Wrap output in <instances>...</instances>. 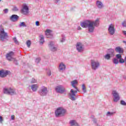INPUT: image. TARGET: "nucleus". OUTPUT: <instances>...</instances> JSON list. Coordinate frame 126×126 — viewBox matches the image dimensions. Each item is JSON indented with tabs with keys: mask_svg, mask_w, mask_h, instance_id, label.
I'll return each instance as SVG.
<instances>
[{
	"mask_svg": "<svg viewBox=\"0 0 126 126\" xmlns=\"http://www.w3.org/2000/svg\"><path fill=\"white\" fill-rule=\"evenodd\" d=\"M99 24V19H97L95 21H85L81 23V26L83 28H88L89 33H93L95 30V27H98Z\"/></svg>",
	"mask_w": 126,
	"mask_h": 126,
	"instance_id": "obj_1",
	"label": "nucleus"
},
{
	"mask_svg": "<svg viewBox=\"0 0 126 126\" xmlns=\"http://www.w3.org/2000/svg\"><path fill=\"white\" fill-rule=\"evenodd\" d=\"M77 83L78 82L77 80H74L71 82L72 86L76 89L75 91L73 89H71L70 92L69 93V97L72 101H75V96H76V94H77V91H79V90H78L77 87L75 86V84H77Z\"/></svg>",
	"mask_w": 126,
	"mask_h": 126,
	"instance_id": "obj_2",
	"label": "nucleus"
},
{
	"mask_svg": "<svg viewBox=\"0 0 126 126\" xmlns=\"http://www.w3.org/2000/svg\"><path fill=\"white\" fill-rule=\"evenodd\" d=\"M8 35H7V33L4 32V29L2 27V26H0V39L1 41H4L7 38Z\"/></svg>",
	"mask_w": 126,
	"mask_h": 126,
	"instance_id": "obj_3",
	"label": "nucleus"
},
{
	"mask_svg": "<svg viewBox=\"0 0 126 126\" xmlns=\"http://www.w3.org/2000/svg\"><path fill=\"white\" fill-rule=\"evenodd\" d=\"M65 110L63 109L62 108L59 107L57 110L55 111V115L56 117H63V116H64V114H65Z\"/></svg>",
	"mask_w": 126,
	"mask_h": 126,
	"instance_id": "obj_4",
	"label": "nucleus"
},
{
	"mask_svg": "<svg viewBox=\"0 0 126 126\" xmlns=\"http://www.w3.org/2000/svg\"><path fill=\"white\" fill-rule=\"evenodd\" d=\"M4 94H7L8 95H14L16 94L15 92V89L10 88L9 89L4 88L3 89Z\"/></svg>",
	"mask_w": 126,
	"mask_h": 126,
	"instance_id": "obj_5",
	"label": "nucleus"
},
{
	"mask_svg": "<svg viewBox=\"0 0 126 126\" xmlns=\"http://www.w3.org/2000/svg\"><path fill=\"white\" fill-rule=\"evenodd\" d=\"M91 65L92 69L96 70L100 66V63L95 60H91Z\"/></svg>",
	"mask_w": 126,
	"mask_h": 126,
	"instance_id": "obj_6",
	"label": "nucleus"
},
{
	"mask_svg": "<svg viewBox=\"0 0 126 126\" xmlns=\"http://www.w3.org/2000/svg\"><path fill=\"white\" fill-rule=\"evenodd\" d=\"M40 96H46L48 93V89L46 87H42L38 91Z\"/></svg>",
	"mask_w": 126,
	"mask_h": 126,
	"instance_id": "obj_7",
	"label": "nucleus"
},
{
	"mask_svg": "<svg viewBox=\"0 0 126 126\" xmlns=\"http://www.w3.org/2000/svg\"><path fill=\"white\" fill-rule=\"evenodd\" d=\"M112 95L113 96V101L114 102H115L117 103L118 101H119L120 99V95L119 94V93L117 92L116 91H113L112 92Z\"/></svg>",
	"mask_w": 126,
	"mask_h": 126,
	"instance_id": "obj_8",
	"label": "nucleus"
},
{
	"mask_svg": "<svg viewBox=\"0 0 126 126\" xmlns=\"http://www.w3.org/2000/svg\"><path fill=\"white\" fill-rule=\"evenodd\" d=\"M21 11L23 14H28L29 13V8L26 4H23V8L21 10Z\"/></svg>",
	"mask_w": 126,
	"mask_h": 126,
	"instance_id": "obj_9",
	"label": "nucleus"
},
{
	"mask_svg": "<svg viewBox=\"0 0 126 126\" xmlns=\"http://www.w3.org/2000/svg\"><path fill=\"white\" fill-rule=\"evenodd\" d=\"M76 48L78 52L79 53H82V52L84 51V46H83V44H82V43L81 42L77 43Z\"/></svg>",
	"mask_w": 126,
	"mask_h": 126,
	"instance_id": "obj_10",
	"label": "nucleus"
},
{
	"mask_svg": "<svg viewBox=\"0 0 126 126\" xmlns=\"http://www.w3.org/2000/svg\"><path fill=\"white\" fill-rule=\"evenodd\" d=\"M55 45V42L54 41H50L48 44V47L52 52H56L58 48L57 47L54 46Z\"/></svg>",
	"mask_w": 126,
	"mask_h": 126,
	"instance_id": "obj_11",
	"label": "nucleus"
},
{
	"mask_svg": "<svg viewBox=\"0 0 126 126\" xmlns=\"http://www.w3.org/2000/svg\"><path fill=\"white\" fill-rule=\"evenodd\" d=\"M13 56H14V53H13V52L11 51L10 52H9L8 53H7L6 55V58L7 59V60H8V61H9V62H11L12 61H13L14 59L13 58Z\"/></svg>",
	"mask_w": 126,
	"mask_h": 126,
	"instance_id": "obj_12",
	"label": "nucleus"
},
{
	"mask_svg": "<svg viewBox=\"0 0 126 126\" xmlns=\"http://www.w3.org/2000/svg\"><path fill=\"white\" fill-rule=\"evenodd\" d=\"M55 90L58 93H61V94H63L64 92H65V89L63 86L56 87Z\"/></svg>",
	"mask_w": 126,
	"mask_h": 126,
	"instance_id": "obj_13",
	"label": "nucleus"
},
{
	"mask_svg": "<svg viewBox=\"0 0 126 126\" xmlns=\"http://www.w3.org/2000/svg\"><path fill=\"white\" fill-rule=\"evenodd\" d=\"M115 28L114 27V25L111 24L109 25L108 28V32L110 35H114L115 34Z\"/></svg>",
	"mask_w": 126,
	"mask_h": 126,
	"instance_id": "obj_14",
	"label": "nucleus"
},
{
	"mask_svg": "<svg viewBox=\"0 0 126 126\" xmlns=\"http://www.w3.org/2000/svg\"><path fill=\"white\" fill-rule=\"evenodd\" d=\"M9 71L1 70H0V77H5L7 75H8Z\"/></svg>",
	"mask_w": 126,
	"mask_h": 126,
	"instance_id": "obj_15",
	"label": "nucleus"
},
{
	"mask_svg": "<svg viewBox=\"0 0 126 126\" xmlns=\"http://www.w3.org/2000/svg\"><path fill=\"white\" fill-rule=\"evenodd\" d=\"M65 68H66L65 65L63 64V63H61L59 65V71H64V70H65Z\"/></svg>",
	"mask_w": 126,
	"mask_h": 126,
	"instance_id": "obj_16",
	"label": "nucleus"
},
{
	"mask_svg": "<svg viewBox=\"0 0 126 126\" xmlns=\"http://www.w3.org/2000/svg\"><path fill=\"white\" fill-rule=\"evenodd\" d=\"M52 33V30H47L45 32V35L47 36V38H53V34H51Z\"/></svg>",
	"mask_w": 126,
	"mask_h": 126,
	"instance_id": "obj_17",
	"label": "nucleus"
},
{
	"mask_svg": "<svg viewBox=\"0 0 126 126\" xmlns=\"http://www.w3.org/2000/svg\"><path fill=\"white\" fill-rule=\"evenodd\" d=\"M19 18V17H18V16H17V15H12L10 18V20L11 21H13V22H15V21H16L17 20H18V18Z\"/></svg>",
	"mask_w": 126,
	"mask_h": 126,
	"instance_id": "obj_18",
	"label": "nucleus"
},
{
	"mask_svg": "<svg viewBox=\"0 0 126 126\" xmlns=\"http://www.w3.org/2000/svg\"><path fill=\"white\" fill-rule=\"evenodd\" d=\"M96 5L98 8H103L104 7V4L100 0H97Z\"/></svg>",
	"mask_w": 126,
	"mask_h": 126,
	"instance_id": "obj_19",
	"label": "nucleus"
},
{
	"mask_svg": "<svg viewBox=\"0 0 126 126\" xmlns=\"http://www.w3.org/2000/svg\"><path fill=\"white\" fill-rule=\"evenodd\" d=\"M115 51L116 53H119V54H123L124 49L121 48V47H117L115 48Z\"/></svg>",
	"mask_w": 126,
	"mask_h": 126,
	"instance_id": "obj_20",
	"label": "nucleus"
},
{
	"mask_svg": "<svg viewBox=\"0 0 126 126\" xmlns=\"http://www.w3.org/2000/svg\"><path fill=\"white\" fill-rule=\"evenodd\" d=\"M107 53H108L107 54L111 56V57H114L115 56V54L114 53H115V51L114 50V49L112 48L109 49L108 50Z\"/></svg>",
	"mask_w": 126,
	"mask_h": 126,
	"instance_id": "obj_21",
	"label": "nucleus"
},
{
	"mask_svg": "<svg viewBox=\"0 0 126 126\" xmlns=\"http://www.w3.org/2000/svg\"><path fill=\"white\" fill-rule=\"evenodd\" d=\"M39 43L43 45L45 42V38L44 37V35L43 34H40L39 35Z\"/></svg>",
	"mask_w": 126,
	"mask_h": 126,
	"instance_id": "obj_22",
	"label": "nucleus"
},
{
	"mask_svg": "<svg viewBox=\"0 0 126 126\" xmlns=\"http://www.w3.org/2000/svg\"><path fill=\"white\" fill-rule=\"evenodd\" d=\"M39 87V85L38 84L32 85L31 86L32 90L35 92L38 90V88Z\"/></svg>",
	"mask_w": 126,
	"mask_h": 126,
	"instance_id": "obj_23",
	"label": "nucleus"
},
{
	"mask_svg": "<svg viewBox=\"0 0 126 126\" xmlns=\"http://www.w3.org/2000/svg\"><path fill=\"white\" fill-rule=\"evenodd\" d=\"M111 58H113V56H111V55H110V54H107L104 56V58L105 59V60H107V61L111 60Z\"/></svg>",
	"mask_w": 126,
	"mask_h": 126,
	"instance_id": "obj_24",
	"label": "nucleus"
},
{
	"mask_svg": "<svg viewBox=\"0 0 126 126\" xmlns=\"http://www.w3.org/2000/svg\"><path fill=\"white\" fill-rule=\"evenodd\" d=\"M20 27H27V25L25 24V22H20V24L19 25Z\"/></svg>",
	"mask_w": 126,
	"mask_h": 126,
	"instance_id": "obj_25",
	"label": "nucleus"
},
{
	"mask_svg": "<svg viewBox=\"0 0 126 126\" xmlns=\"http://www.w3.org/2000/svg\"><path fill=\"white\" fill-rule=\"evenodd\" d=\"M113 63L115 64H118L119 63V60L117 58H114L113 59Z\"/></svg>",
	"mask_w": 126,
	"mask_h": 126,
	"instance_id": "obj_26",
	"label": "nucleus"
},
{
	"mask_svg": "<svg viewBox=\"0 0 126 126\" xmlns=\"http://www.w3.org/2000/svg\"><path fill=\"white\" fill-rule=\"evenodd\" d=\"M82 86L83 93H86V87L85 86V85L83 84Z\"/></svg>",
	"mask_w": 126,
	"mask_h": 126,
	"instance_id": "obj_27",
	"label": "nucleus"
},
{
	"mask_svg": "<svg viewBox=\"0 0 126 126\" xmlns=\"http://www.w3.org/2000/svg\"><path fill=\"white\" fill-rule=\"evenodd\" d=\"M115 114H116V112H111L109 111L107 113V116H113Z\"/></svg>",
	"mask_w": 126,
	"mask_h": 126,
	"instance_id": "obj_28",
	"label": "nucleus"
},
{
	"mask_svg": "<svg viewBox=\"0 0 126 126\" xmlns=\"http://www.w3.org/2000/svg\"><path fill=\"white\" fill-rule=\"evenodd\" d=\"M26 44H27L28 47L29 48L30 47V46H31V41H30V40H28L27 41Z\"/></svg>",
	"mask_w": 126,
	"mask_h": 126,
	"instance_id": "obj_29",
	"label": "nucleus"
},
{
	"mask_svg": "<svg viewBox=\"0 0 126 126\" xmlns=\"http://www.w3.org/2000/svg\"><path fill=\"white\" fill-rule=\"evenodd\" d=\"M64 41H65V37H64V36H62V38L60 39V42L61 43H63Z\"/></svg>",
	"mask_w": 126,
	"mask_h": 126,
	"instance_id": "obj_30",
	"label": "nucleus"
},
{
	"mask_svg": "<svg viewBox=\"0 0 126 126\" xmlns=\"http://www.w3.org/2000/svg\"><path fill=\"white\" fill-rule=\"evenodd\" d=\"M116 57L117 60H120V59L122 58V55L121 54H117Z\"/></svg>",
	"mask_w": 126,
	"mask_h": 126,
	"instance_id": "obj_31",
	"label": "nucleus"
},
{
	"mask_svg": "<svg viewBox=\"0 0 126 126\" xmlns=\"http://www.w3.org/2000/svg\"><path fill=\"white\" fill-rule=\"evenodd\" d=\"M36 82H37V80H36L34 78H32L31 82V83H36Z\"/></svg>",
	"mask_w": 126,
	"mask_h": 126,
	"instance_id": "obj_32",
	"label": "nucleus"
},
{
	"mask_svg": "<svg viewBox=\"0 0 126 126\" xmlns=\"http://www.w3.org/2000/svg\"><path fill=\"white\" fill-rule=\"evenodd\" d=\"M41 61V58H37L35 59V63H40V61Z\"/></svg>",
	"mask_w": 126,
	"mask_h": 126,
	"instance_id": "obj_33",
	"label": "nucleus"
},
{
	"mask_svg": "<svg viewBox=\"0 0 126 126\" xmlns=\"http://www.w3.org/2000/svg\"><path fill=\"white\" fill-rule=\"evenodd\" d=\"M120 104L121 105H122L123 106H126V101H125L124 100H121Z\"/></svg>",
	"mask_w": 126,
	"mask_h": 126,
	"instance_id": "obj_34",
	"label": "nucleus"
},
{
	"mask_svg": "<svg viewBox=\"0 0 126 126\" xmlns=\"http://www.w3.org/2000/svg\"><path fill=\"white\" fill-rule=\"evenodd\" d=\"M119 63H125V60L121 58V59H119Z\"/></svg>",
	"mask_w": 126,
	"mask_h": 126,
	"instance_id": "obj_35",
	"label": "nucleus"
},
{
	"mask_svg": "<svg viewBox=\"0 0 126 126\" xmlns=\"http://www.w3.org/2000/svg\"><path fill=\"white\" fill-rule=\"evenodd\" d=\"M13 11H18V8L17 7H14L12 9Z\"/></svg>",
	"mask_w": 126,
	"mask_h": 126,
	"instance_id": "obj_36",
	"label": "nucleus"
},
{
	"mask_svg": "<svg viewBox=\"0 0 126 126\" xmlns=\"http://www.w3.org/2000/svg\"><path fill=\"white\" fill-rule=\"evenodd\" d=\"M13 40H14V43L18 45V41H17V39H16V37H14Z\"/></svg>",
	"mask_w": 126,
	"mask_h": 126,
	"instance_id": "obj_37",
	"label": "nucleus"
},
{
	"mask_svg": "<svg viewBox=\"0 0 126 126\" xmlns=\"http://www.w3.org/2000/svg\"><path fill=\"white\" fill-rule=\"evenodd\" d=\"M4 13L6 14L8 12V9L6 8L3 10Z\"/></svg>",
	"mask_w": 126,
	"mask_h": 126,
	"instance_id": "obj_38",
	"label": "nucleus"
},
{
	"mask_svg": "<svg viewBox=\"0 0 126 126\" xmlns=\"http://www.w3.org/2000/svg\"><path fill=\"white\" fill-rule=\"evenodd\" d=\"M122 25L123 27H126V21H124L123 23H122Z\"/></svg>",
	"mask_w": 126,
	"mask_h": 126,
	"instance_id": "obj_39",
	"label": "nucleus"
},
{
	"mask_svg": "<svg viewBox=\"0 0 126 126\" xmlns=\"http://www.w3.org/2000/svg\"><path fill=\"white\" fill-rule=\"evenodd\" d=\"M13 61H14V63L15 64H16L17 65V64H18V63H17V60L16 59H15V58H14Z\"/></svg>",
	"mask_w": 126,
	"mask_h": 126,
	"instance_id": "obj_40",
	"label": "nucleus"
},
{
	"mask_svg": "<svg viewBox=\"0 0 126 126\" xmlns=\"http://www.w3.org/2000/svg\"><path fill=\"white\" fill-rule=\"evenodd\" d=\"M47 74L49 75V76H50V75L52 74V73L51 72V70H48L47 71Z\"/></svg>",
	"mask_w": 126,
	"mask_h": 126,
	"instance_id": "obj_41",
	"label": "nucleus"
},
{
	"mask_svg": "<svg viewBox=\"0 0 126 126\" xmlns=\"http://www.w3.org/2000/svg\"><path fill=\"white\" fill-rule=\"evenodd\" d=\"M2 122H3V119H2V117L0 116V124H2Z\"/></svg>",
	"mask_w": 126,
	"mask_h": 126,
	"instance_id": "obj_42",
	"label": "nucleus"
},
{
	"mask_svg": "<svg viewBox=\"0 0 126 126\" xmlns=\"http://www.w3.org/2000/svg\"><path fill=\"white\" fill-rule=\"evenodd\" d=\"M35 24L36 26H40V22L39 21H36L35 22Z\"/></svg>",
	"mask_w": 126,
	"mask_h": 126,
	"instance_id": "obj_43",
	"label": "nucleus"
},
{
	"mask_svg": "<svg viewBox=\"0 0 126 126\" xmlns=\"http://www.w3.org/2000/svg\"><path fill=\"white\" fill-rule=\"evenodd\" d=\"M11 120H14V119H15V116L14 115H12L11 116Z\"/></svg>",
	"mask_w": 126,
	"mask_h": 126,
	"instance_id": "obj_44",
	"label": "nucleus"
},
{
	"mask_svg": "<svg viewBox=\"0 0 126 126\" xmlns=\"http://www.w3.org/2000/svg\"><path fill=\"white\" fill-rule=\"evenodd\" d=\"M123 34H124L125 36H126V31H123Z\"/></svg>",
	"mask_w": 126,
	"mask_h": 126,
	"instance_id": "obj_45",
	"label": "nucleus"
},
{
	"mask_svg": "<svg viewBox=\"0 0 126 126\" xmlns=\"http://www.w3.org/2000/svg\"><path fill=\"white\" fill-rule=\"evenodd\" d=\"M61 0H55V3H58V2H59V1H60Z\"/></svg>",
	"mask_w": 126,
	"mask_h": 126,
	"instance_id": "obj_46",
	"label": "nucleus"
},
{
	"mask_svg": "<svg viewBox=\"0 0 126 126\" xmlns=\"http://www.w3.org/2000/svg\"><path fill=\"white\" fill-rule=\"evenodd\" d=\"M77 29L78 30H81L82 29L81 28V27H78V28H77Z\"/></svg>",
	"mask_w": 126,
	"mask_h": 126,
	"instance_id": "obj_47",
	"label": "nucleus"
},
{
	"mask_svg": "<svg viewBox=\"0 0 126 126\" xmlns=\"http://www.w3.org/2000/svg\"><path fill=\"white\" fill-rule=\"evenodd\" d=\"M1 0H0V2H1Z\"/></svg>",
	"mask_w": 126,
	"mask_h": 126,
	"instance_id": "obj_48",
	"label": "nucleus"
}]
</instances>
